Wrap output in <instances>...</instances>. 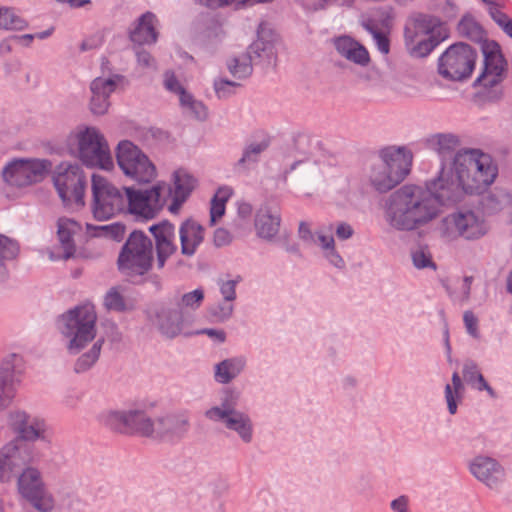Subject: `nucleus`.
Wrapping results in <instances>:
<instances>
[{"label":"nucleus","instance_id":"f257e3e1","mask_svg":"<svg viewBox=\"0 0 512 512\" xmlns=\"http://www.w3.org/2000/svg\"><path fill=\"white\" fill-rule=\"evenodd\" d=\"M498 175L489 154L479 149L458 151L446 170L442 160L437 177L426 181V189L404 185L393 192L387 203L389 224L400 231H411L436 218L441 206L462 201L465 195L482 194Z\"/></svg>","mask_w":512,"mask_h":512},{"label":"nucleus","instance_id":"f03ea898","mask_svg":"<svg viewBox=\"0 0 512 512\" xmlns=\"http://www.w3.org/2000/svg\"><path fill=\"white\" fill-rule=\"evenodd\" d=\"M153 241L144 231L134 229L120 248L116 266L118 272L133 284L143 282V277L153 268Z\"/></svg>","mask_w":512,"mask_h":512},{"label":"nucleus","instance_id":"7ed1b4c3","mask_svg":"<svg viewBox=\"0 0 512 512\" xmlns=\"http://www.w3.org/2000/svg\"><path fill=\"white\" fill-rule=\"evenodd\" d=\"M96 322L97 313L91 303L77 305L56 318L57 330L68 339L66 348L69 354L80 353L96 338Z\"/></svg>","mask_w":512,"mask_h":512},{"label":"nucleus","instance_id":"20e7f679","mask_svg":"<svg viewBox=\"0 0 512 512\" xmlns=\"http://www.w3.org/2000/svg\"><path fill=\"white\" fill-rule=\"evenodd\" d=\"M380 162L371 168L369 180L379 193H386L400 184L410 172L413 155L404 146H387L379 151Z\"/></svg>","mask_w":512,"mask_h":512},{"label":"nucleus","instance_id":"39448f33","mask_svg":"<svg viewBox=\"0 0 512 512\" xmlns=\"http://www.w3.org/2000/svg\"><path fill=\"white\" fill-rule=\"evenodd\" d=\"M69 153L87 168L110 170L113 160L105 137L95 127H86L68 137Z\"/></svg>","mask_w":512,"mask_h":512},{"label":"nucleus","instance_id":"423d86ee","mask_svg":"<svg viewBox=\"0 0 512 512\" xmlns=\"http://www.w3.org/2000/svg\"><path fill=\"white\" fill-rule=\"evenodd\" d=\"M477 51L465 42L450 45L438 58L437 71L449 81H465L471 77L477 60Z\"/></svg>","mask_w":512,"mask_h":512},{"label":"nucleus","instance_id":"0eeeda50","mask_svg":"<svg viewBox=\"0 0 512 512\" xmlns=\"http://www.w3.org/2000/svg\"><path fill=\"white\" fill-rule=\"evenodd\" d=\"M165 184L157 183L149 189L140 190L134 187H123L125 209L136 221L146 222L154 219L164 207L162 192Z\"/></svg>","mask_w":512,"mask_h":512},{"label":"nucleus","instance_id":"6e6552de","mask_svg":"<svg viewBox=\"0 0 512 512\" xmlns=\"http://www.w3.org/2000/svg\"><path fill=\"white\" fill-rule=\"evenodd\" d=\"M54 187L65 206L75 203L84 205L86 176L82 168L74 163L61 162L56 166L53 175Z\"/></svg>","mask_w":512,"mask_h":512},{"label":"nucleus","instance_id":"1a4fd4ad","mask_svg":"<svg viewBox=\"0 0 512 512\" xmlns=\"http://www.w3.org/2000/svg\"><path fill=\"white\" fill-rule=\"evenodd\" d=\"M48 159L14 158L2 170L3 181L10 186L22 188L41 182L51 171Z\"/></svg>","mask_w":512,"mask_h":512},{"label":"nucleus","instance_id":"9d476101","mask_svg":"<svg viewBox=\"0 0 512 512\" xmlns=\"http://www.w3.org/2000/svg\"><path fill=\"white\" fill-rule=\"evenodd\" d=\"M116 160L123 173L138 183H149L156 176L154 164L138 146L129 140L118 143Z\"/></svg>","mask_w":512,"mask_h":512},{"label":"nucleus","instance_id":"9b49d317","mask_svg":"<svg viewBox=\"0 0 512 512\" xmlns=\"http://www.w3.org/2000/svg\"><path fill=\"white\" fill-rule=\"evenodd\" d=\"M101 422L110 430L145 438L154 436V423L144 410L108 411L101 415Z\"/></svg>","mask_w":512,"mask_h":512},{"label":"nucleus","instance_id":"f8f14e48","mask_svg":"<svg viewBox=\"0 0 512 512\" xmlns=\"http://www.w3.org/2000/svg\"><path fill=\"white\" fill-rule=\"evenodd\" d=\"M92 195V213L98 221L108 220L125 209L124 195L101 175H92Z\"/></svg>","mask_w":512,"mask_h":512},{"label":"nucleus","instance_id":"ddd939ff","mask_svg":"<svg viewBox=\"0 0 512 512\" xmlns=\"http://www.w3.org/2000/svg\"><path fill=\"white\" fill-rule=\"evenodd\" d=\"M17 490L19 495L39 512H50L55 502L53 496L47 491L41 473L37 468L28 467L18 474Z\"/></svg>","mask_w":512,"mask_h":512},{"label":"nucleus","instance_id":"4468645a","mask_svg":"<svg viewBox=\"0 0 512 512\" xmlns=\"http://www.w3.org/2000/svg\"><path fill=\"white\" fill-rule=\"evenodd\" d=\"M481 50L483 53V67L472 86L474 88L480 85L496 87L507 76V60L502 53L501 46L495 40L484 41Z\"/></svg>","mask_w":512,"mask_h":512},{"label":"nucleus","instance_id":"2eb2a0df","mask_svg":"<svg viewBox=\"0 0 512 512\" xmlns=\"http://www.w3.org/2000/svg\"><path fill=\"white\" fill-rule=\"evenodd\" d=\"M35 454L32 447L10 441L0 449V482L7 483L30 467Z\"/></svg>","mask_w":512,"mask_h":512},{"label":"nucleus","instance_id":"dca6fc26","mask_svg":"<svg viewBox=\"0 0 512 512\" xmlns=\"http://www.w3.org/2000/svg\"><path fill=\"white\" fill-rule=\"evenodd\" d=\"M25 371L21 355L11 353L0 363V411L8 407L14 399L17 386Z\"/></svg>","mask_w":512,"mask_h":512},{"label":"nucleus","instance_id":"f3484780","mask_svg":"<svg viewBox=\"0 0 512 512\" xmlns=\"http://www.w3.org/2000/svg\"><path fill=\"white\" fill-rule=\"evenodd\" d=\"M190 428L189 411L169 412L155 419V432L152 438L161 442L177 444L187 436Z\"/></svg>","mask_w":512,"mask_h":512},{"label":"nucleus","instance_id":"a211bd4d","mask_svg":"<svg viewBox=\"0 0 512 512\" xmlns=\"http://www.w3.org/2000/svg\"><path fill=\"white\" fill-rule=\"evenodd\" d=\"M9 425L16 434L13 441L19 444H27L34 450L33 442L43 440L48 442L45 436L46 423L43 419L33 418L25 411H15L9 414Z\"/></svg>","mask_w":512,"mask_h":512},{"label":"nucleus","instance_id":"6ab92c4d","mask_svg":"<svg viewBox=\"0 0 512 512\" xmlns=\"http://www.w3.org/2000/svg\"><path fill=\"white\" fill-rule=\"evenodd\" d=\"M148 231L155 243L157 268L162 269L178 250L175 225L170 220L163 219L150 225Z\"/></svg>","mask_w":512,"mask_h":512},{"label":"nucleus","instance_id":"aec40b11","mask_svg":"<svg viewBox=\"0 0 512 512\" xmlns=\"http://www.w3.org/2000/svg\"><path fill=\"white\" fill-rule=\"evenodd\" d=\"M277 34L269 28L266 22H261L257 28V38L247 48L245 54L250 55L255 65L269 66L275 64L277 51L275 43Z\"/></svg>","mask_w":512,"mask_h":512},{"label":"nucleus","instance_id":"412c9836","mask_svg":"<svg viewBox=\"0 0 512 512\" xmlns=\"http://www.w3.org/2000/svg\"><path fill=\"white\" fill-rule=\"evenodd\" d=\"M123 80V75L114 74L109 78L97 77L91 82L90 110L93 114L104 115L108 111L110 95L115 91L118 82Z\"/></svg>","mask_w":512,"mask_h":512},{"label":"nucleus","instance_id":"4be33fe9","mask_svg":"<svg viewBox=\"0 0 512 512\" xmlns=\"http://www.w3.org/2000/svg\"><path fill=\"white\" fill-rule=\"evenodd\" d=\"M149 318L167 338L173 339L182 331L183 314L180 307L161 304L154 309Z\"/></svg>","mask_w":512,"mask_h":512},{"label":"nucleus","instance_id":"5701e85b","mask_svg":"<svg viewBox=\"0 0 512 512\" xmlns=\"http://www.w3.org/2000/svg\"><path fill=\"white\" fill-rule=\"evenodd\" d=\"M470 472L491 489L498 488L505 480V469L491 457H476L470 465Z\"/></svg>","mask_w":512,"mask_h":512},{"label":"nucleus","instance_id":"b1692460","mask_svg":"<svg viewBox=\"0 0 512 512\" xmlns=\"http://www.w3.org/2000/svg\"><path fill=\"white\" fill-rule=\"evenodd\" d=\"M281 225L280 210L265 203L257 210L254 220L256 235L266 241H273Z\"/></svg>","mask_w":512,"mask_h":512},{"label":"nucleus","instance_id":"393cba45","mask_svg":"<svg viewBox=\"0 0 512 512\" xmlns=\"http://www.w3.org/2000/svg\"><path fill=\"white\" fill-rule=\"evenodd\" d=\"M205 228L193 218L185 219L179 227L181 254L193 256L205 238Z\"/></svg>","mask_w":512,"mask_h":512},{"label":"nucleus","instance_id":"a878e982","mask_svg":"<svg viewBox=\"0 0 512 512\" xmlns=\"http://www.w3.org/2000/svg\"><path fill=\"white\" fill-rule=\"evenodd\" d=\"M336 51L348 61L365 67L370 63V55L366 47L349 35L334 39Z\"/></svg>","mask_w":512,"mask_h":512},{"label":"nucleus","instance_id":"bb28decb","mask_svg":"<svg viewBox=\"0 0 512 512\" xmlns=\"http://www.w3.org/2000/svg\"><path fill=\"white\" fill-rule=\"evenodd\" d=\"M444 221L447 226H454L458 234L466 239H477L483 234L479 219L471 210L452 213Z\"/></svg>","mask_w":512,"mask_h":512},{"label":"nucleus","instance_id":"cd10ccee","mask_svg":"<svg viewBox=\"0 0 512 512\" xmlns=\"http://www.w3.org/2000/svg\"><path fill=\"white\" fill-rule=\"evenodd\" d=\"M156 15L150 11L142 14L129 30V39L139 46L153 44L157 41L158 31L155 28Z\"/></svg>","mask_w":512,"mask_h":512},{"label":"nucleus","instance_id":"c85d7f7f","mask_svg":"<svg viewBox=\"0 0 512 512\" xmlns=\"http://www.w3.org/2000/svg\"><path fill=\"white\" fill-rule=\"evenodd\" d=\"M410 32L413 38L438 35L439 31L447 32L443 27L441 19L434 15L419 13L404 28V37Z\"/></svg>","mask_w":512,"mask_h":512},{"label":"nucleus","instance_id":"c756f323","mask_svg":"<svg viewBox=\"0 0 512 512\" xmlns=\"http://www.w3.org/2000/svg\"><path fill=\"white\" fill-rule=\"evenodd\" d=\"M447 36V32L442 33V31H439L438 35L413 38L408 31L406 37H404V41L410 56L414 58H424L444 41Z\"/></svg>","mask_w":512,"mask_h":512},{"label":"nucleus","instance_id":"7c9ffc66","mask_svg":"<svg viewBox=\"0 0 512 512\" xmlns=\"http://www.w3.org/2000/svg\"><path fill=\"white\" fill-rule=\"evenodd\" d=\"M240 399V392L234 388H223L221 405L213 406L205 411V417L211 421H220L221 418L237 412L236 409Z\"/></svg>","mask_w":512,"mask_h":512},{"label":"nucleus","instance_id":"2f4dec72","mask_svg":"<svg viewBox=\"0 0 512 512\" xmlns=\"http://www.w3.org/2000/svg\"><path fill=\"white\" fill-rule=\"evenodd\" d=\"M58 239L64 250L63 258L70 259L76 252V244L74 241V235L81 231V225L70 218H59L58 220Z\"/></svg>","mask_w":512,"mask_h":512},{"label":"nucleus","instance_id":"473e14b6","mask_svg":"<svg viewBox=\"0 0 512 512\" xmlns=\"http://www.w3.org/2000/svg\"><path fill=\"white\" fill-rule=\"evenodd\" d=\"M229 430L235 431L244 443H250L253 438V424L248 414L237 411L221 418Z\"/></svg>","mask_w":512,"mask_h":512},{"label":"nucleus","instance_id":"72a5a7b5","mask_svg":"<svg viewBox=\"0 0 512 512\" xmlns=\"http://www.w3.org/2000/svg\"><path fill=\"white\" fill-rule=\"evenodd\" d=\"M457 32L460 36L474 43H480L481 45L484 41L488 40L485 29L470 13H466L462 16L457 24Z\"/></svg>","mask_w":512,"mask_h":512},{"label":"nucleus","instance_id":"f704fd0d","mask_svg":"<svg viewBox=\"0 0 512 512\" xmlns=\"http://www.w3.org/2000/svg\"><path fill=\"white\" fill-rule=\"evenodd\" d=\"M86 232L93 238H105L115 242H121L125 237L126 225L122 222H114L107 225L86 223Z\"/></svg>","mask_w":512,"mask_h":512},{"label":"nucleus","instance_id":"c9c22d12","mask_svg":"<svg viewBox=\"0 0 512 512\" xmlns=\"http://www.w3.org/2000/svg\"><path fill=\"white\" fill-rule=\"evenodd\" d=\"M243 358L234 357L225 359L215 366V379L221 384H227L235 379L244 369Z\"/></svg>","mask_w":512,"mask_h":512},{"label":"nucleus","instance_id":"e433bc0d","mask_svg":"<svg viewBox=\"0 0 512 512\" xmlns=\"http://www.w3.org/2000/svg\"><path fill=\"white\" fill-rule=\"evenodd\" d=\"M194 32L205 39L216 37L221 29L218 19L209 12L200 13L192 23Z\"/></svg>","mask_w":512,"mask_h":512},{"label":"nucleus","instance_id":"4c0bfd02","mask_svg":"<svg viewBox=\"0 0 512 512\" xmlns=\"http://www.w3.org/2000/svg\"><path fill=\"white\" fill-rule=\"evenodd\" d=\"M458 144L459 139L453 134L437 133L425 139V146L442 157L451 154Z\"/></svg>","mask_w":512,"mask_h":512},{"label":"nucleus","instance_id":"58836bf2","mask_svg":"<svg viewBox=\"0 0 512 512\" xmlns=\"http://www.w3.org/2000/svg\"><path fill=\"white\" fill-rule=\"evenodd\" d=\"M20 251L19 243L6 235L0 234V282L7 276L6 261L14 260Z\"/></svg>","mask_w":512,"mask_h":512},{"label":"nucleus","instance_id":"ea45409f","mask_svg":"<svg viewBox=\"0 0 512 512\" xmlns=\"http://www.w3.org/2000/svg\"><path fill=\"white\" fill-rule=\"evenodd\" d=\"M105 340L103 337L98 338L89 349L77 358L74 364V372L77 374L84 373L92 368L99 359L102 346Z\"/></svg>","mask_w":512,"mask_h":512},{"label":"nucleus","instance_id":"a19ab883","mask_svg":"<svg viewBox=\"0 0 512 512\" xmlns=\"http://www.w3.org/2000/svg\"><path fill=\"white\" fill-rule=\"evenodd\" d=\"M232 195V190L227 187L218 188L217 192L211 199L210 207V225L213 226L225 214L226 203Z\"/></svg>","mask_w":512,"mask_h":512},{"label":"nucleus","instance_id":"79ce46f5","mask_svg":"<svg viewBox=\"0 0 512 512\" xmlns=\"http://www.w3.org/2000/svg\"><path fill=\"white\" fill-rule=\"evenodd\" d=\"M251 57L248 54H241L238 57H232L227 61V68L231 75L237 79H246L253 73Z\"/></svg>","mask_w":512,"mask_h":512},{"label":"nucleus","instance_id":"37998d69","mask_svg":"<svg viewBox=\"0 0 512 512\" xmlns=\"http://www.w3.org/2000/svg\"><path fill=\"white\" fill-rule=\"evenodd\" d=\"M270 146V139L264 138L260 142H252L247 144L244 149L241 158L237 161L236 166L246 167L247 164H256L261 153L268 149Z\"/></svg>","mask_w":512,"mask_h":512},{"label":"nucleus","instance_id":"c03bdc74","mask_svg":"<svg viewBox=\"0 0 512 512\" xmlns=\"http://www.w3.org/2000/svg\"><path fill=\"white\" fill-rule=\"evenodd\" d=\"M509 195L503 191L489 192L483 195L480 201L483 212L487 215H493L500 212Z\"/></svg>","mask_w":512,"mask_h":512},{"label":"nucleus","instance_id":"a18cd8bd","mask_svg":"<svg viewBox=\"0 0 512 512\" xmlns=\"http://www.w3.org/2000/svg\"><path fill=\"white\" fill-rule=\"evenodd\" d=\"M363 27L367 32H369L372 35L379 52L382 53L383 55L389 54L391 43L389 38V32L379 29L378 26L372 20L364 22Z\"/></svg>","mask_w":512,"mask_h":512},{"label":"nucleus","instance_id":"49530a36","mask_svg":"<svg viewBox=\"0 0 512 512\" xmlns=\"http://www.w3.org/2000/svg\"><path fill=\"white\" fill-rule=\"evenodd\" d=\"M27 26V21L17 15L13 9L0 6V29L23 30Z\"/></svg>","mask_w":512,"mask_h":512},{"label":"nucleus","instance_id":"de8ad7c7","mask_svg":"<svg viewBox=\"0 0 512 512\" xmlns=\"http://www.w3.org/2000/svg\"><path fill=\"white\" fill-rule=\"evenodd\" d=\"M174 177V193L180 195L187 194V199L195 188L197 180L189 173L182 169L173 173Z\"/></svg>","mask_w":512,"mask_h":512},{"label":"nucleus","instance_id":"09e8293b","mask_svg":"<svg viewBox=\"0 0 512 512\" xmlns=\"http://www.w3.org/2000/svg\"><path fill=\"white\" fill-rule=\"evenodd\" d=\"M452 386L450 384H446L445 386V399L447 402L448 411L450 414L454 415L457 412V398L458 392L462 390L463 383L458 374V372H454L452 374Z\"/></svg>","mask_w":512,"mask_h":512},{"label":"nucleus","instance_id":"8fccbe9b","mask_svg":"<svg viewBox=\"0 0 512 512\" xmlns=\"http://www.w3.org/2000/svg\"><path fill=\"white\" fill-rule=\"evenodd\" d=\"M104 305L108 310L115 312H126L131 308L126 304L124 296L117 290L116 287H112L105 295Z\"/></svg>","mask_w":512,"mask_h":512},{"label":"nucleus","instance_id":"3c124183","mask_svg":"<svg viewBox=\"0 0 512 512\" xmlns=\"http://www.w3.org/2000/svg\"><path fill=\"white\" fill-rule=\"evenodd\" d=\"M412 262L417 269L431 268L437 269L436 263L432 259V255L427 247H419L412 251Z\"/></svg>","mask_w":512,"mask_h":512},{"label":"nucleus","instance_id":"603ef678","mask_svg":"<svg viewBox=\"0 0 512 512\" xmlns=\"http://www.w3.org/2000/svg\"><path fill=\"white\" fill-rule=\"evenodd\" d=\"M241 84L225 78L214 81V90L219 99H228L235 94V89Z\"/></svg>","mask_w":512,"mask_h":512},{"label":"nucleus","instance_id":"864d4df0","mask_svg":"<svg viewBox=\"0 0 512 512\" xmlns=\"http://www.w3.org/2000/svg\"><path fill=\"white\" fill-rule=\"evenodd\" d=\"M484 90L474 94V101L479 105L487 103H496L503 97V91L501 89H494V87H485L482 85Z\"/></svg>","mask_w":512,"mask_h":512},{"label":"nucleus","instance_id":"5fc2aeb1","mask_svg":"<svg viewBox=\"0 0 512 512\" xmlns=\"http://www.w3.org/2000/svg\"><path fill=\"white\" fill-rule=\"evenodd\" d=\"M230 301L223 300L222 302L211 306L208 309L209 315L218 322H224L228 320L233 313V305Z\"/></svg>","mask_w":512,"mask_h":512},{"label":"nucleus","instance_id":"6e6d98bb","mask_svg":"<svg viewBox=\"0 0 512 512\" xmlns=\"http://www.w3.org/2000/svg\"><path fill=\"white\" fill-rule=\"evenodd\" d=\"M204 300V291L201 288H197L191 292L185 293L181 297V301L178 303V307L184 306L193 310L200 307Z\"/></svg>","mask_w":512,"mask_h":512},{"label":"nucleus","instance_id":"4d7b16f0","mask_svg":"<svg viewBox=\"0 0 512 512\" xmlns=\"http://www.w3.org/2000/svg\"><path fill=\"white\" fill-rule=\"evenodd\" d=\"M232 240L233 236L227 229L223 227L215 229L213 233V244L216 248L227 246L231 244Z\"/></svg>","mask_w":512,"mask_h":512},{"label":"nucleus","instance_id":"13d9d810","mask_svg":"<svg viewBox=\"0 0 512 512\" xmlns=\"http://www.w3.org/2000/svg\"><path fill=\"white\" fill-rule=\"evenodd\" d=\"M463 376L467 383L471 385L476 384L477 375L481 374L478 370L477 364L472 360H467L463 366Z\"/></svg>","mask_w":512,"mask_h":512},{"label":"nucleus","instance_id":"bf43d9fd","mask_svg":"<svg viewBox=\"0 0 512 512\" xmlns=\"http://www.w3.org/2000/svg\"><path fill=\"white\" fill-rule=\"evenodd\" d=\"M240 276L236 280H228L223 282L220 287V292L223 295L224 300L233 301L236 298V285L240 281Z\"/></svg>","mask_w":512,"mask_h":512},{"label":"nucleus","instance_id":"052dcab7","mask_svg":"<svg viewBox=\"0 0 512 512\" xmlns=\"http://www.w3.org/2000/svg\"><path fill=\"white\" fill-rule=\"evenodd\" d=\"M188 109L195 119L205 121L208 117V109L202 101L194 100Z\"/></svg>","mask_w":512,"mask_h":512},{"label":"nucleus","instance_id":"680f3d73","mask_svg":"<svg viewBox=\"0 0 512 512\" xmlns=\"http://www.w3.org/2000/svg\"><path fill=\"white\" fill-rule=\"evenodd\" d=\"M463 321L467 332L473 337H478V319L472 311H465L463 315Z\"/></svg>","mask_w":512,"mask_h":512},{"label":"nucleus","instance_id":"e2e57ef3","mask_svg":"<svg viewBox=\"0 0 512 512\" xmlns=\"http://www.w3.org/2000/svg\"><path fill=\"white\" fill-rule=\"evenodd\" d=\"M325 257L329 261V263L334 267L338 269H343L345 267V261L341 257V255L335 250V246L325 251Z\"/></svg>","mask_w":512,"mask_h":512},{"label":"nucleus","instance_id":"0e129e2a","mask_svg":"<svg viewBox=\"0 0 512 512\" xmlns=\"http://www.w3.org/2000/svg\"><path fill=\"white\" fill-rule=\"evenodd\" d=\"M164 86L168 91L175 94H178L184 88L173 72L166 74Z\"/></svg>","mask_w":512,"mask_h":512},{"label":"nucleus","instance_id":"69168bd1","mask_svg":"<svg viewBox=\"0 0 512 512\" xmlns=\"http://www.w3.org/2000/svg\"><path fill=\"white\" fill-rule=\"evenodd\" d=\"M336 236L340 240H347L354 234L352 226L346 222H340L336 227Z\"/></svg>","mask_w":512,"mask_h":512},{"label":"nucleus","instance_id":"338daca9","mask_svg":"<svg viewBox=\"0 0 512 512\" xmlns=\"http://www.w3.org/2000/svg\"><path fill=\"white\" fill-rule=\"evenodd\" d=\"M489 15L497 23V25L501 27V29L505 26L507 22L511 20V18H509V16L506 13L502 12L501 10L495 7H491L489 9Z\"/></svg>","mask_w":512,"mask_h":512},{"label":"nucleus","instance_id":"774afa93","mask_svg":"<svg viewBox=\"0 0 512 512\" xmlns=\"http://www.w3.org/2000/svg\"><path fill=\"white\" fill-rule=\"evenodd\" d=\"M391 509L395 512H408V498L400 496L391 502Z\"/></svg>","mask_w":512,"mask_h":512}]
</instances>
